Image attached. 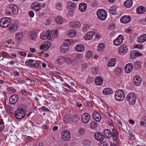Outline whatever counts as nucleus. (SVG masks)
<instances>
[{
    "mask_svg": "<svg viewBox=\"0 0 146 146\" xmlns=\"http://www.w3.org/2000/svg\"><path fill=\"white\" fill-rule=\"evenodd\" d=\"M23 107V106H19L15 111V115L17 119H21L25 116V113Z\"/></svg>",
    "mask_w": 146,
    "mask_h": 146,
    "instance_id": "nucleus-1",
    "label": "nucleus"
},
{
    "mask_svg": "<svg viewBox=\"0 0 146 146\" xmlns=\"http://www.w3.org/2000/svg\"><path fill=\"white\" fill-rule=\"evenodd\" d=\"M136 97L135 93L131 92L128 93L126 96V99L129 103L132 105H134L136 101Z\"/></svg>",
    "mask_w": 146,
    "mask_h": 146,
    "instance_id": "nucleus-2",
    "label": "nucleus"
},
{
    "mask_svg": "<svg viewBox=\"0 0 146 146\" xmlns=\"http://www.w3.org/2000/svg\"><path fill=\"white\" fill-rule=\"evenodd\" d=\"M125 97L124 91L122 89L117 90L115 92L114 98L115 100L118 101L123 100Z\"/></svg>",
    "mask_w": 146,
    "mask_h": 146,
    "instance_id": "nucleus-3",
    "label": "nucleus"
},
{
    "mask_svg": "<svg viewBox=\"0 0 146 146\" xmlns=\"http://www.w3.org/2000/svg\"><path fill=\"white\" fill-rule=\"evenodd\" d=\"M19 9L15 5H10L7 6L6 12L7 14H10L12 13L15 14L18 13Z\"/></svg>",
    "mask_w": 146,
    "mask_h": 146,
    "instance_id": "nucleus-4",
    "label": "nucleus"
},
{
    "mask_svg": "<svg viewBox=\"0 0 146 146\" xmlns=\"http://www.w3.org/2000/svg\"><path fill=\"white\" fill-rule=\"evenodd\" d=\"M11 22L10 18L5 17L2 18L0 21V25L3 28L7 27Z\"/></svg>",
    "mask_w": 146,
    "mask_h": 146,
    "instance_id": "nucleus-5",
    "label": "nucleus"
},
{
    "mask_svg": "<svg viewBox=\"0 0 146 146\" xmlns=\"http://www.w3.org/2000/svg\"><path fill=\"white\" fill-rule=\"evenodd\" d=\"M97 15L98 18L102 21L105 20L107 17L106 11L102 9H99L97 11Z\"/></svg>",
    "mask_w": 146,
    "mask_h": 146,
    "instance_id": "nucleus-6",
    "label": "nucleus"
},
{
    "mask_svg": "<svg viewBox=\"0 0 146 146\" xmlns=\"http://www.w3.org/2000/svg\"><path fill=\"white\" fill-rule=\"evenodd\" d=\"M128 50L127 46L126 45L123 44L119 47L118 52L120 54L123 55L127 53Z\"/></svg>",
    "mask_w": 146,
    "mask_h": 146,
    "instance_id": "nucleus-7",
    "label": "nucleus"
},
{
    "mask_svg": "<svg viewBox=\"0 0 146 146\" xmlns=\"http://www.w3.org/2000/svg\"><path fill=\"white\" fill-rule=\"evenodd\" d=\"M123 35H120L116 39L113 41L114 45L117 46L121 44L123 42Z\"/></svg>",
    "mask_w": 146,
    "mask_h": 146,
    "instance_id": "nucleus-8",
    "label": "nucleus"
},
{
    "mask_svg": "<svg viewBox=\"0 0 146 146\" xmlns=\"http://www.w3.org/2000/svg\"><path fill=\"white\" fill-rule=\"evenodd\" d=\"M70 40L68 39V43H65L64 44L62 45L60 47V50L62 52H65L67 51L69 49V46L70 44Z\"/></svg>",
    "mask_w": 146,
    "mask_h": 146,
    "instance_id": "nucleus-9",
    "label": "nucleus"
},
{
    "mask_svg": "<svg viewBox=\"0 0 146 146\" xmlns=\"http://www.w3.org/2000/svg\"><path fill=\"white\" fill-rule=\"evenodd\" d=\"M65 61L68 63H70L71 62L69 58L64 57L63 56H60L59 57L58 60V63L59 64H62Z\"/></svg>",
    "mask_w": 146,
    "mask_h": 146,
    "instance_id": "nucleus-10",
    "label": "nucleus"
},
{
    "mask_svg": "<svg viewBox=\"0 0 146 146\" xmlns=\"http://www.w3.org/2000/svg\"><path fill=\"white\" fill-rule=\"evenodd\" d=\"M67 130L63 131L61 133V138L64 141L68 140L70 137V134Z\"/></svg>",
    "mask_w": 146,
    "mask_h": 146,
    "instance_id": "nucleus-11",
    "label": "nucleus"
},
{
    "mask_svg": "<svg viewBox=\"0 0 146 146\" xmlns=\"http://www.w3.org/2000/svg\"><path fill=\"white\" fill-rule=\"evenodd\" d=\"M19 96L17 94H14L12 95L9 99L10 103L12 105L16 104L18 101Z\"/></svg>",
    "mask_w": 146,
    "mask_h": 146,
    "instance_id": "nucleus-12",
    "label": "nucleus"
},
{
    "mask_svg": "<svg viewBox=\"0 0 146 146\" xmlns=\"http://www.w3.org/2000/svg\"><path fill=\"white\" fill-rule=\"evenodd\" d=\"M142 56V54L140 53L139 52L136 50H135L131 51L130 54V56L131 59H135L137 56Z\"/></svg>",
    "mask_w": 146,
    "mask_h": 146,
    "instance_id": "nucleus-13",
    "label": "nucleus"
},
{
    "mask_svg": "<svg viewBox=\"0 0 146 146\" xmlns=\"http://www.w3.org/2000/svg\"><path fill=\"white\" fill-rule=\"evenodd\" d=\"M82 121L84 123H87L90 119V115L87 113H83L82 116Z\"/></svg>",
    "mask_w": 146,
    "mask_h": 146,
    "instance_id": "nucleus-14",
    "label": "nucleus"
},
{
    "mask_svg": "<svg viewBox=\"0 0 146 146\" xmlns=\"http://www.w3.org/2000/svg\"><path fill=\"white\" fill-rule=\"evenodd\" d=\"M70 25L72 28L76 29L80 28L81 27V24L78 21H74L70 22Z\"/></svg>",
    "mask_w": 146,
    "mask_h": 146,
    "instance_id": "nucleus-15",
    "label": "nucleus"
},
{
    "mask_svg": "<svg viewBox=\"0 0 146 146\" xmlns=\"http://www.w3.org/2000/svg\"><path fill=\"white\" fill-rule=\"evenodd\" d=\"M94 137L97 140L102 141L104 139L105 136L101 133L96 132L94 135Z\"/></svg>",
    "mask_w": 146,
    "mask_h": 146,
    "instance_id": "nucleus-16",
    "label": "nucleus"
},
{
    "mask_svg": "<svg viewBox=\"0 0 146 146\" xmlns=\"http://www.w3.org/2000/svg\"><path fill=\"white\" fill-rule=\"evenodd\" d=\"M131 19V17L130 16L125 15L121 17L120 19L121 23L126 24L129 23Z\"/></svg>",
    "mask_w": 146,
    "mask_h": 146,
    "instance_id": "nucleus-17",
    "label": "nucleus"
},
{
    "mask_svg": "<svg viewBox=\"0 0 146 146\" xmlns=\"http://www.w3.org/2000/svg\"><path fill=\"white\" fill-rule=\"evenodd\" d=\"M133 81L134 84L137 86H139L141 82V80L140 77L138 75H135L133 78Z\"/></svg>",
    "mask_w": 146,
    "mask_h": 146,
    "instance_id": "nucleus-18",
    "label": "nucleus"
},
{
    "mask_svg": "<svg viewBox=\"0 0 146 146\" xmlns=\"http://www.w3.org/2000/svg\"><path fill=\"white\" fill-rule=\"evenodd\" d=\"M51 46V43L48 42H45L40 46V49L44 51L47 50Z\"/></svg>",
    "mask_w": 146,
    "mask_h": 146,
    "instance_id": "nucleus-19",
    "label": "nucleus"
},
{
    "mask_svg": "<svg viewBox=\"0 0 146 146\" xmlns=\"http://www.w3.org/2000/svg\"><path fill=\"white\" fill-rule=\"evenodd\" d=\"M111 134L113 140L114 141H117L118 137V133L115 129L113 128L112 129Z\"/></svg>",
    "mask_w": 146,
    "mask_h": 146,
    "instance_id": "nucleus-20",
    "label": "nucleus"
},
{
    "mask_svg": "<svg viewBox=\"0 0 146 146\" xmlns=\"http://www.w3.org/2000/svg\"><path fill=\"white\" fill-rule=\"evenodd\" d=\"M94 35V33L93 31H90L86 33L84 36V38L86 40H89L91 39Z\"/></svg>",
    "mask_w": 146,
    "mask_h": 146,
    "instance_id": "nucleus-21",
    "label": "nucleus"
},
{
    "mask_svg": "<svg viewBox=\"0 0 146 146\" xmlns=\"http://www.w3.org/2000/svg\"><path fill=\"white\" fill-rule=\"evenodd\" d=\"M94 119L97 121H100L101 119V117L100 114L97 112H94L92 115Z\"/></svg>",
    "mask_w": 146,
    "mask_h": 146,
    "instance_id": "nucleus-22",
    "label": "nucleus"
},
{
    "mask_svg": "<svg viewBox=\"0 0 146 146\" xmlns=\"http://www.w3.org/2000/svg\"><path fill=\"white\" fill-rule=\"evenodd\" d=\"M133 66L132 64L129 63L126 64L125 67V72L128 73H129L132 70Z\"/></svg>",
    "mask_w": 146,
    "mask_h": 146,
    "instance_id": "nucleus-23",
    "label": "nucleus"
},
{
    "mask_svg": "<svg viewBox=\"0 0 146 146\" xmlns=\"http://www.w3.org/2000/svg\"><path fill=\"white\" fill-rule=\"evenodd\" d=\"M112 132L108 129H106L104 131V136L106 138H110L112 137V134H111Z\"/></svg>",
    "mask_w": 146,
    "mask_h": 146,
    "instance_id": "nucleus-24",
    "label": "nucleus"
},
{
    "mask_svg": "<svg viewBox=\"0 0 146 146\" xmlns=\"http://www.w3.org/2000/svg\"><path fill=\"white\" fill-rule=\"evenodd\" d=\"M87 5L84 3H80L79 5V10L82 12L85 11L87 8Z\"/></svg>",
    "mask_w": 146,
    "mask_h": 146,
    "instance_id": "nucleus-25",
    "label": "nucleus"
},
{
    "mask_svg": "<svg viewBox=\"0 0 146 146\" xmlns=\"http://www.w3.org/2000/svg\"><path fill=\"white\" fill-rule=\"evenodd\" d=\"M113 92L112 89L110 88H105L103 90V94L105 95L111 94Z\"/></svg>",
    "mask_w": 146,
    "mask_h": 146,
    "instance_id": "nucleus-26",
    "label": "nucleus"
},
{
    "mask_svg": "<svg viewBox=\"0 0 146 146\" xmlns=\"http://www.w3.org/2000/svg\"><path fill=\"white\" fill-rule=\"evenodd\" d=\"M95 82L97 85H101L103 82V79L99 76H97L95 79Z\"/></svg>",
    "mask_w": 146,
    "mask_h": 146,
    "instance_id": "nucleus-27",
    "label": "nucleus"
},
{
    "mask_svg": "<svg viewBox=\"0 0 146 146\" xmlns=\"http://www.w3.org/2000/svg\"><path fill=\"white\" fill-rule=\"evenodd\" d=\"M116 62V60L114 58H112L110 59L108 64V67L114 66H115Z\"/></svg>",
    "mask_w": 146,
    "mask_h": 146,
    "instance_id": "nucleus-28",
    "label": "nucleus"
},
{
    "mask_svg": "<svg viewBox=\"0 0 146 146\" xmlns=\"http://www.w3.org/2000/svg\"><path fill=\"white\" fill-rule=\"evenodd\" d=\"M146 40V34L141 35L137 39V41L139 43H142Z\"/></svg>",
    "mask_w": 146,
    "mask_h": 146,
    "instance_id": "nucleus-29",
    "label": "nucleus"
},
{
    "mask_svg": "<svg viewBox=\"0 0 146 146\" xmlns=\"http://www.w3.org/2000/svg\"><path fill=\"white\" fill-rule=\"evenodd\" d=\"M85 49L84 46L82 44L77 45L75 47V49L76 51L79 52H81Z\"/></svg>",
    "mask_w": 146,
    "mask_h": 146,
    "instance_id": "nucleus-30",
    "label": "nucleus"
},
{
    "mask_svg": "<svg viewBox=\"0 0 146 146\" xmlns=\"http://www.w3.org/2000/svg\"><path fill=\"white\" fill-rule=\"evenodd\" d=\"M29 38L32 40H35L36 38V34L34 31H30L29 33Z\"/></svg>",
    "mask_w": 146,
    "mask_h": 146,
    "instance_id": "nucleus-31",
    "label": "nucleus"
},
{
    "mask_svg": "<svg viewBox=\"0 0 146 146\" xmlns=\"http://www.w3.org/2000/svg\"><path fill=\"white\" fill-rule=\"evenodd\" d=\"M23 37V34L22 33H18L15 35V38L18 42L21 41Z\"/></svg>",
    "mask_w": 146,
    "mask_h": 146,
    "instance_id": "nucleus-32",
    "label": "nucleus"
},
{
    "mask_svg": "<svg viewBox=\"0 0 146 146\" xmlns=\"http://www.w3.org/2000/svg\"><path fill=\"white\" fill-rule=\"evenodd\" d=\"M137 12L138 14H141L144 13L146 10L145 8L142 6L138 7L136 9Z\"/></svg>",
    "mask_w": 146,
    "mask_h": 146,
    "instance_id": "nucleus-33",
    "label": "nucleus"
},
{
    "mask_svg": "<svg viewBox=\"0 0 146 146\" xmlns=\"http://www.w3.org/2000/svg\"><path fill=\"white\" fill-rule=\"evenodd\" d=\"M8 29L9 31L13 32L16 31L17 30V27L16 24H11Z\"/></svg>",
    "mask_w": 146,
    "mask_h": 146,
    "instance_id": "nucleus-34",
    "label": "nucleus"
},
{
    "mask_svg": "<svg viewBox=\"0 0 146 146\" xmlns=\"http://www.w3.org/2000/svg\"><path fill=\"white\" fill-rule=\"evenodd\" d=\"M124 5L127 8L130 7L132 5V0H127L126 1L124 2Z\"/></svg>",
    "mask_w": 146,
    "mask_h": 146,
    "instance_id": "nucleus-35",
    "label": "nucleus"
},
{
    "mask_svg": "<svg viewBox=\"0 0 146 146\" xmlns=\"http://www.w3.org/2000/svg\"><path fill=\"white\" fill-rule=\"evenodd\" d=\"M75 7L76 5L74 2L69 1L67 3V7L69 9L74 8Z\"/></svg>",
    "mask_w": 146,
    "mask_h": 146,
    "instance_id": "nucleus-36",
    "label": "nucleus"
},
{
    "mask_svg": "<svg viewBox=\"0 0 146 146\" xmlns=\"http://www.w3.org/2000/svg\"><path fill=\"white\" fill-rule=\"evenodd\" d=\"M72 120V117L70 114H67L64 118V121L66 123H68Z\"/></svg>",
    "mask_w": 146,
    "mask_h": 146,
    "instance_id": "nucleus-37",
    "label": "nucleus"
},
{
    "mask_svg": "<svg viewBox=\"0 0 146 146\" xmlns=\"http://www.w3.org/2000/svg\"><path fill=\"white\" fill-rule=\"evenodd\" d=\"M68 32V36L70 38L74 37L76 34V31L74 30H70Z\"/></svg>",
    "mask_w": 146,
    "mask_h": 146,
    "instance_id": "nucleus-38",
    "label": "nucleus"
},
{
    "mask_svg": "<svg viewBox=\"0 0 146 146\" xmlns=\"http://www.w3.org/2000/svg\"><path fill=\"white\" fill-rule=\"evenodd\" d=\"M116 7L115 6H113L110 7V13L113 15H115L116 14Z\"/></svg>",
    "mask_w": 146,
    "mask_h": 146,
    "instance_id": "nucleus-39",
    "label": "nucleus"
},
{
    "mask_svg": "<svg viewBox=\"0 0 146 146\" xmlns=\"http://www.w3.org/2000/svg\"><path fill=\"white\" fill-rule=\"evenodd\" d=\"M141 64L140 62L137 61L134 63V68L135 69H138L141 67Z\"/></svg>",
    "mask_w": 146,
    "mask_h": 146,
    "instance_id": "nucleus-40",
    "label": "nucleus"
},
{
    "mask_svg": "<svg viewBox=\"0 0 146 146\" xmlns=\"http://www.w3.org/2000/svg\"><path fill=\"white\" fill-rule=\"evenodd\" d=\"M63 18L61 17L58 16L57 17L56 19V22L58 24H61L63 22Z\"/></svg>",
    "mask_w": 146,
    "mask_h": 146,
    "instance_id": "nucleus-41",
    "label": "nucleus"
},
{
    "mask_svg": "<svg viewBox=\"0 0 146 146\" xmlns=\"http://www.w3.org/2000/svg\"><path fill=\"white\" fill-rule=\"evenodd\" d=\"M36 4L33 7V8L35 11H38L41 8V5L40 4L35 3Z\"/></svg>",
    "mask_w": 146,
    "mask_h": 146,
    "instance_id": "nucleus-42",
    "label": "nucleus"
},
{
    "mask_svg": "<svg viewBox=\"0 0 146 146\" xmlns=\"http://www.w3.org/2000/svg\"><path fill=\"white\" fill-rule=\"evenodd\" d=\"M47 33L43 32L40 35V37L42 40H45L47 39Z\"/></svg>",
    "mask_w": 146,
    "mask_h": 146,
    "instance_id": "nucleus-43",
    "label": "nucleus"
},
{
    "mask_svg": "<svg viewBox=\"0 0 146 146\" xmlns=\"http://www.w3.org/2000/svg\"><path fill=\"white\" fill-rule=\"evenodd\" d=\"M91 142L88 140H84L83 141V144L84 145L89 146L91 145Z\"/></svg>",
    "mask_w": 146,
    "mask_h": 146,
    "instance_id": "nucleus-44",
    "label": "nucleus"
},
{
    "mask_svg": "<svg viewBox=\"0 0 146 146\" xmlns=\"http://www.w3.org/2000/svg\"><path fill=\"white\" fill-rule=\"evenodd\" d=\"M97 123L94 121H93L90 124L91 127L93 129H95L97 127Z\"/></svg>",
    "mask_w": 146,
    "mask_h": 146,
    "instance_id": "nucleus-45",
    "label": "nucleus"
},
{
    "mask_svg": "<svg viewBox=\"0 0 146 146\" xmlns=\"http://www.w3.org/2000/svg\"><path fill=\"white\" fill-rule=\"evenodd\" d=\"M63 5L61 3H57L56 4V8L59 10H61L62 9Z\"/></svg>",
    "mask_w": 146,
    "mask_h": 146,
    "instance_id": "nucleus-46",
    "label": "nucleus"
},
{
    "mask_svg": "<svg viewBox=\"0 0 146 146\" xmlns=\"http://www.w3.org/2000/svg\"><path fill=\"white\" fill-rule=\"evenodd\" d=\"M104 47V45L103 43H100L98 45V49L99 52L101 51Z\"/></svg>",
    "mask_w": 146,
    "mask_h": 146,
    "instance_id": "nucleus-47",
    "label": "nucleus"
},
{
    "mask_svg": "<svg viewBox=\"0 0 146 146\" xmlns=\"http://www.w3.org/2000/svg\"><path fill=\"white\" fill-rule=\"evenodd\" d=\"M122 71V68L121 67L117 68L115 70V72L116 74L120 73Z\"/></svg>",
    "mask_w": 146,
    "mask_h": 146,
    "instance_id": "nucleus-48",
    "label": "nucleus"
},
{
    "mask_svg": "<svg viewBox=\"0 0 146 146\" xmlns=\"http://www.w3.org/2000/svg\"><path fill=\"white\" fill-rule=\"evenodd\" d=\"M40 64V62L37 61L35 63L32 64L31 66L32 67H35V68H37L39 67Z\"/></svg>",
    "mask_w": 146,
    "mask_h": 146,
    "instance_id": "nucleus-49",
    "label": "nucleus"
},
{
    "mask_svg": "<svg viewBox=\"0 0 146 146\" xmlns=\"http://www.w3.org/2000/svg\"><path fill=\"white\" fill-rule=\"evenodd\" d=\"M79 119V117L77 115H74L72 117V120L75 121H78Z\"/></svg>",
    "mask_w": 146,
    "mask_h": 146,
    "instance_id": "nucleus-50",
    "label": "nucleus"
},
{
    "mask_svg": "<svg viewBox=\"0 0 146 146\" xmlns=\"http://www.w3.org/2000/svg\"><path fill=\"white\" fill-rule=\"evenodd\" d=\"M92 56V53L90 51H88L87 52L86 54V58H91Z\"/></svg>",
    "mask_w": 146,
    "mask_h": 146,
    "instance_id": "nucleus-51",
    "label": "nucleus"
},
{
    "mask_svg": "<svg viewBox=\"0 0 146 146\" xmlns=\"http://www.w3.org/2000/svg\"><path fill=\"white\" fill-rule=\"evenodd\" d=\"M88 25H85L82 27L83 31L84 32H86L88 31Z\"/></svg>",
    "mask_w": 146,
    "mask_h": 146,
    "instance_id": "nucleus-52",
    "label": "nucleus"
},
{
    "mask_svg": "<svg viewBox=\"0 0 146 146\" xmlns=\"http://www.w3.org/2000/svg\"><path fill=\"white\" fill-rule=\"evenodd\" d=\"M58 31L57 30H55L52 33V36L53 37H56L58 35Z\"/></svg>",
    "mask_w": 146,
    "mask_h": 146,
    "instance_id": "nucleus-53",
    "label": "nucleus"
},
{
    "mask_svg": "<svg viewBox=\"0 0 146 146\" xmlns=\"http://www.w3.org/2000/svg\"><path fill=\"white\" fill-rule=\"evenodd\" d=\"M78 132L81 135L84 134L85 133L84 129L82 128L79 129Z\"/></svg>",
    "mask_w": 146,
    "mask_h": 146,
    "instance_id": "nucleus-54",
    "label": "nucleus"
},
{
    "mask_svg": "<svg viewBox=\"0 0 146 146\" xmlns=\"http://www.w3.org/2000/svg\"><path fill=\"white\" fill-rule=\"evenodd\" d=\"M93 80V78H88L87 80V82L88 84H90L92 83Z\"/></svg>",
    "mask_w": 146,
    "mask_h": 146,
    "instance_id": "nucleus-55",
    "label": "nucleus"
},
{
    "mask_svg": "<svg viewBox=\"0 0 146 146\" xmlns=\"http://www.w3.org/2000/svg\"><path fill=\"white\" fill-rule=\"evenodd\" d=\"M117 122H118V123L119 124H120L122 126H123V125H122V123L121 121V120H123H123L122 119V118L119 117V118H118L117 119Z\"/></svg>",
    "mask_w": 146,
    "mask_h": 146,
    "instance_id": "nucleus-56",
    "label": "nucleus"
},
{
    "mask_svg": "<svg viewBox=\"0 0 146 146\" xmlns=\"http://www.w3.org/2000/svg\"><path fill=\"white\" fill-rule=\"evenodd\" d=\"M29 15L30 16L32 17H34V12L32 11H30L29 13Z\"/></svg>",
    "mask_w": 146,
    "mask_h": 146,
    "instance_id": "nucleus-57",
    "label": "nucleus"
},
{
    "mask_svg": "<svg viewBox=\"0 0 146 146\" xmlns=\"http://www.w3.org/2000/svg\"><path fill=\"white\" fill-rule=\"evenodd\" d=\"M92 71L93 74H95L96 72L97 69L96 67H94L92 68Z\"/></svg>",
    "mask_w": 146,
    "mask_h": 146,
    "instance_id": "nucleus-58",
    "label": "nucleus"
},
{
    "mask_svg": "<svg viewBox=\"0 0 146 146\" xmlns=\"http://www.w3.org/2000/svg\"><path fill=\"white\" fill-rule=\"evenodd\" d=\"M21 92L22 94L25 96L27 95L28 94V92L24 90H21Z\"/></svg>",
    "mask_w": 146,
    "mask_h": 146,
    "instance_id": "nucleus-59",
    "label": "nucleus"
},
{
    "mask_svg": "<svg viewBox=\"0 0 146 146\" xmlns=\"http://www.w3.org/2000/svg\"><path fill=\"white\" fill-rule=\"evenodd\" d=\"M100 146H109L108 143L104 142H102L100 144Z\"/></svg>",
    "mask_w": 146,
    "mask_h": 146,
    "instance_id": "nucleus-60",
    "label": "nucleus"
},
{
    "mask_svg": "<svg viewBox=\"0 0 146 146\" xmlns=\"http://www.w3.org/2000/svg\"><path fill=\"white\" fill-rule=\"evenodd\" d=\"M41 109L43 110H45L47 111H49V110L45 106L42 107Z\"/></svg>",
    "mask_w": 146,
    "mask_h": 146,
    "instance_id": "nucleus-61",
    "label": "nucleus"
},
{
    "mask_svg": "<svg viewBox=\"0 0 146 146\" xmlns=\"http://www.w3.org/2000/svg\"><path fill=\"white\" fill-rule=\"evenodd\" d=\"M42 128L44 129H48V127L46 124H44L42 126Z\"/></svg>",
    "mask_w": 146,
    "mask_h": 146,
    "instance_id": "nucleus-62",
    "label": "nucleus"
},
{
    "mask_svg": "<svg viewBox=\"0 0 146 146\" xmlns=\"http://www.w3.org/2000/svg\"><path fill=\"white\" fill-rule=\"evenodd\" d=\"M20 54L21 55L23 56H25L26 55V53L24 52H20Z\"/></svg>",
    "mask_w": 146,
    "mask_h": 146,
    "instance_id": "nucleus-63",
    "label": "nucleus"
},
{
    "mask_svg": "<svg viewBox=\"0 0 146 146\" xmlns=\"http://www.w3.org/2000/svg\"><path fill=\"white\" fill-rule=\"evenodd\" d=\"M26 64L30 67H31L32 64L30 63L29 61H26L25 62Z\"/></svg>",
    "mask_w": 146,
    "mask_h": 146,
    "instance_id": "nucleus-64",
    "label": "nucleus"
}]
</instances>
